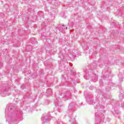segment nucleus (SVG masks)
Wrapping results in <instances>:
<instances>
[{"instance_id": "obj_1", "label": "nucleus", "mask_w": 124, "mask_h": 124, "mask_svg": "<svg viewBox=\"0 0 124 124\" xmlns=\"http://www.w3.org/2000/svg\"><path fill=\"white\" fill-rule=\"evenodd\" d=\"M11 109H12V107H9L8 108L9 111L6 113V120L10 124H18V122L20 120H16V118L15 117L16 116L11 112Z\"/></svg>"}, {"instance_id": "obj_7", "label": "nucleus", "mask_w": 124, "mask_h": 124, "mask_svg": "<svg viewBox=\"0 0 124 124\" xmlns=\"http://www.w3.org/2000/svg\"><path fill=\"white\" fill-rule=\"evenodd\" d=\"M124 92H122V93L119 94V98L120 99H121V100H123V99H124Z\"/></svg>"}, {"instance_id": "obj_4", "label": "nucleus", "mask_w": 124, "mask_h": 124, "mask_svg": "<svg viewBox=\"0 0 124 124\" xmlns=\"http://www.w3.org/2000/svg\"><path fill=\"white\" fill-rule=\"evenodd\" d=\"M76 106V104L73 102H72L68 106V108L70 110H71V109H73V108H75Z\"/></svg>"}, {"instance_id": "obj_16", "label": "nucleus", "mask_w": 124, "mask_h": 124, "mask_svg": "<svg viewBox=\"0 0 124 124\" xmlns=\"http://www.w3.org/2000/svg\"><path fill=\"white\" fill-rule=\"evenodd\" d=\"M101 118L103 120V119H104V115H102Z\"/></svg>"}, {"instance_id": "obj_21", "label": "nucleus", "mask_w": 124, "mask_h": 124, "mask_svg": "<svg viewBox=\"0 0 124 124\" xmlns=\"http://www.w3.org/2000/svg\"><path fill=\"white\" fill-rule=\"evenodd\" d=\"M31 39H34V38H32Z\"/></svg>"}, {"instance_id": "obj_17", "label": "nucleus", "mask_w": 124, "mask_h": 124, "mask_svg": "<svg viewBox=\"0 0 124 124\" xmlns=\"http://www.w3.org/2000/svg\"><path fill=\"white\" fill-rule=\"evenodd\" d=\"M65 29L66 30L67 29V27H64V28H63V30H65Z\"/></svg>"}, {"instance_id": "obj_13", "label": "nucleus", "mask_w": 124, "mask_h": 124, "mask_svg": "<svg viewBox=\"0 0 124 124\" xmlns=\"http://www.w3.org/2000/svg\"><path fill=\"white\" fill-rule=\"evenodd\" d=\"M84 78H86V80H89V79H90V78H89L88 77H87V76H85L84 77Z\"/></svg>"}, {"instance_id": "obj_12", "label": "nucleus", "mask_w": 124, "mask_h": 124, "mask_svg": "<svg viewBox=\"0 0 124 124\" xmlns=\"http://www.w3.org/2000/svg\"><path fill=\"white\" fill-rule=\"evenodd\" d=\"M119 80L121 81V82H123L124 80V77H119Z\"/></svg>"}, {"instance_id": "obj_20", "label": "nucleus", "mask_w": 124, "mask_h": 124, "mask_svg": "<svg viewBox=\"0 0 124 124\" xmlns=\"http://www.w3.org/2000/svg\"><path fill=\"white\" fill-rule=\"evenodd\" d=\"M6 112H7V109H6Z\"/></svg>"}, {"instance_id": "obj_14", "label": "nucleus", "mask_w": 124, "mask_h": 124, "mask_svg": "<svg viewBox=\"0 0 124 124\" xmlns=\"http://www.w3.org/2000/svg\"><path fill=\"white\" fill-rule=\"evenodd\" d=\"M100 83H102V84L103 83V82H102V80H100Z\"/></svg>"}, {"instance_id": "obj_9", "label": "nucleus", "mask_w": 124, "mask_h": 124, "mask_svg": "<svg viewBox=\"0 0 124 124\" xmlns=\"http://www.w3.org/2000/svg\"><path fill=\"white\" fill-rule=\"evenodd\" d=\"M59 102H60V101L58 99H56L54 103L55 104V106H58L59 105Z\"/></svg>"}, {"instance_id": "obj_11", "label": "nucleus", "mask_w": 124, "mask_h": 124, "mask_svg": "<svg viewBox=\"0 0 124 124\" xmlns=\"http://www.w3.org/2000/svg\"><path fill=\"white\" fill-rule=\"evenodd\" d=\"M8 92V89H4V93H6L5 95H8V94H6V93Z\"/></svg>"}, {"instance_id": "obj_22", "label": "nucleus", "mask_w": 124, "mask_h": 124, "mask_svg": "<svg viewBox=\"0 0 124 124\" xmlns=\"http://www.w3.org/2000/svg\"><path fill=\"white\" fill-rule=\"evenodd\" d=\"M1 65H2V63H1Z\"/></svg>"}, {"instance_id": "obj_18", "label": "nucleus", "mask_w": 124, "mask_h": 124, "mask_svg": "<svg viewBox=\"0 0 124 124\" xmlns=\"http://www.w3.org/2000/svg\"><path fill=\"white\" fill-rule=\"evenodd\" d=\"M98 108H96V111H98Z\"/></svg>"}, {"instance_id": "obj_6", "label": "nucleus", "mask_w": 124, "mask_h": 124, "mask_svg": "<svg viewBox=\"0 0 124 124\" xmlns=\"http://www.w3.org/2000/svg\"><path fill=\"white\" fill-rule=\"evenodd\" d=\"M67 97H68V96H66V95H65L64 96V95L63 94V96H62V94L59 97V99H61V100H63V99H64V98H67Z\"/></svg>"}, {"instance_id": "obj_10", "label": "nucleus", "mask_w": 124, "mask_h": 124, "mask_svg": "<svg viewBox=\"0 0 124 124\" xmlns=\"http://www.w3.org/2000/svg\"><path fill=\"white\" fill-rule=\"evenodd\" d=\"M23 114V112L21 110H19V111H18V113L17 115H20V116H22V115Z\"/></svg>"}, {"instance_id": "obj_5", "label": "nucleus", "mask_w": 124, "mask_h": 124, "mask_svg": "<svg viewBox=\"0 0 124 124\" xmlns=\"http://www.w3.org/2000/svg\"><path fill=\"white\" fill-rule=\"evenodd\" d=\"M99 112H96L95 116H100V115H102V113H105L104 110H101V108H99Z\"/></svg>"}, {"instance_id": "obj_19", "label": "nucleus", "mask_w": 124, "mask_h": 124, "mask_svg": "<svg viewBox=\"0 0 124 124\" xmlns=\"http://www.w3.org/2000/svg\"><path fill=\"white\" fill-rule=\"evenodd\" d=\"M62 27H64V25H62Z\"/></svg>"}, {"instance_id": "obj_2", "label": "nucleus", "mask_w": 124, "mask_h": 124, "mask_svg": "<svg viewBox=\"0 0 124 124\" xmlns=\"http://www.w3.org/2000/svg\"><path fill=\"white\" fill-rule=\"evenodd\" d=\"M42 121L43 123H47L48 121H49V118L48 117V115L45 114L42 117Z\"/></svg>"}, {"instance_id": "obj_8", "label": "nucleus", "mask_w": 124, "mask_h": 124, "mask_svg": "<svg viewBox=\"0 0 124 124\" xmlns=\"http://www.w3.org/2000/svg\"><path fill=\"white\" fill-rule=\"evenodd\" d=\"M94 76L95 78L92 79V81H93V82H96V81H97V76L96 74H95Z\"/></svg>"}, {"instance_id": "obj_15", "label": "nucleus", "mask_w": 124, "mask_h": 124, "mask_svg": "<svg viewBox=\"0 0 124 124\" xmlns=\"http://www.w3.org/2000/svg\"><path fill=\"white\" fill-rule=\"evenodd\" d=\"M92 88H93V87H90V90H93V89H92Z\"/></svg>"}, {"instance_id": "obj_3", "label": "nucleus", "mask_w": 124, "mask_h": 124, "mask_svg": "<svg viewBox=\"0 0 124 124\" xmlns=\"http://www.w3.org/2000/svg\"><path fill=\"white\" fill-rule=\"evenodd\" d=\"M86 101L87 102L89 103V104H92L93 102V96H90L87 97V98H86Z\"/></svg>"}]
</instances>
